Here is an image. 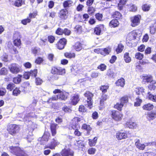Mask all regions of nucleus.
<instances>
[{
	"mask_svg": "<svg viewBox=\"0 0 156 156\" xmlns=\"http://www.w3.org/2000/svg\"><path fill=\"white\" fill-rule=\"evenodd\" d=\"M143 55L140 52L136 53L135 55L136 58L139 60H141L143 58Z\"/></svg>",
	"mask_w": 156,
	"mask_h": 156,
	"instance_id": "nucleus-50",
	"label": "nucleus"
},
{
	"mask_svg": "<svg viewBox=\"0 0 156 156\" xmlns=\"http://www.w3.org/2000/svg\"><path fill=\"white\" fill-rule=\"evenodd\" d=\"M126 126L129 128L134 129L137 127V125L136 123L131 121H129L126 122Z\"/></svg>",
	"mask_w": 156,
	"mask_h": 156,
	"instance_id": "nucleus-18",
	"label": "nucleus"
},
{
	"mask_svg": "<svg viewBox=\"0 0 156 156\" xmlns=\"http://www.w3.org/2000/svg\"><path fill=\"white\" fill-rule=\"evenodd\" d=\"M50 134L48 132H45L42 137L41 140L45 141H47L49 138Z\"/></svg>",
	"mask_w": 156,
	"mask_h": 156,
	"instance_id": "nucleus-32",
	"label": "nucleus"
},
{
	"mask_svg": "<svg viewBox=\"0 0 156 156\" xmlns=\"http://www.w3.org/2000/svg\"><path fill=\"white\" fill-rule=\"evenodd\" d=\"M64 55L66 58H74L75 56V54L74 53L69 52H66L65 53Z\"/></svg>",
	"mask_w": 156,
	"mask_h": 156,
	"instance_id": "nucleus-36",
	"label": "nucleus"
},
{
	"mask_svg": "<svg viewBox=\"0 0 156 156\" xmlns=\"http://www.w3.org/2000/svg\"><path fill=\"white\" fill-rule=\"evenodd\" d=\"M75 29L76 31L79 33H80L82 31V27L79 25L76 26Z\"/></svg>",
	"mask_w": 156,
	"mask_h": 156,
	"instance_id": "nucleus-51",
	"label": "nucleus"
},
{
	"mask_svg": "<svg viewBox=\"0 0 156 156\" xmlns=\"http://www.w3.org/2000/svg\"><path fill=\"white\" fill-rule=\"evenodd\" d=\"M108 96L104 94H102L100 98V104L101 105L103 104L104 101H105L108 98Z\"/></svg>",
	"mask_w": 156,
	"mask_h": 156,
	"instance_id": "nucleus-33",
	"label": "nucleus"
},
{
	"mask_svg": "<svg viewBox=\"0 0 156 156\" xmlns=\"http://www.w3.org/2000/svg\"><path fill=\"white\" fill-rule=\"evenodd\" d=\"M73 152L68 148L62 150L61 152L62 156H73Z\"/></svg>",
	"mask_w": 156,
	"mask_h": 156,
	"instance_id": "nucleus-12",
	"label": "nucleus"
},
{
	"mask_svg": "<svg viewBox=\"0 0 156 156\" xmlns=\"http://www.w3.org/2000/svg\"><path fill=\"white\" fill-rule=\"evenodd\" d=\"M43 61V58L41 57L38 58L35 61V63L37 64H40Z\"/></svg>",
	"mask_w": 156,
	"mask_h": 156,
	"instance_id": "nucleus-63",
	"label": "nucleus"
},
{
	"mask_svg": "<svg viewBox=\"0 0 156 156\" xmlns=\"http://www.w3.org/2000/svg\"><path fill=\"white\" fill-rule=\"evenodd\" d=\"M111 115L112 118L116 121H119L122 119V115L119 111L112 110L111 111Z\"/></svg>",
	"mask_w": 156,
	"mask_h": 156,
	"instance_id": "nucleus-6",
	"label": "nucleus"
},
{
	"mask_svg": "<svg viewBox=\"0 0 156 156\" xmlns=\"http://www.w3.org/2000/svg\"><path fill=\"white\" fill-rule=\"evenodd\" d=\"M106 66L105 64H101L98 66V68L101 71H104L106 69Z\"/></svg>",
	"mask_w": 156,
	"mask_h": 156,
	"instance_id": "nucleus-48",
	"label": "nucleus"
},
{
	"mask_svg": "<svg viewBox=\"0 0 156 156\" xmlns=\"http://www.w3.org/2000/svg\"><path fill=\"white\" fill-rule=\"evenodd\" d=\"M121 14L118 11L115 12L113 15V17L119 19L121 17Z\"/></svg>",
	"mask_w": 156,
	"mask_h": 156,
	"instance_id": "nucleus-47",
	"label": "nucleus"
},
{
	"mask_svg": "<svg viewBox=\"0 0 156 156\" xmlns=\"http://www.w3.org/2000/svg\"><path fill=\"white\" fill-rule=\"evenodd\" d=\"M154 106L153 105L150 103H148L147 104L144 105L143 107L144 110H151L153 109Z\"/></svg>",
	"mask_w": 156,
	"mask_h": 156,
	"instance_id": "nucleus-26",
	"label": "nucleus"
},
{
	"mask_svg": "<svg viewBox=\"0 0 156 156\" xmlns=\"http://www.w3.org/2000/svg\"><path fill=\"white\" fill-rule=\"evenodd\" d=\"M30 76V73L29 72H26L24 74L23 77L26 79H29Z\"/></svg>",
	"mask_w": 156,
	"mask_h": 156,
	"instance_id": "nucleus-64",
	"label": "nucleus"
},
{
	"mask_svg": "<svg viewBox=\"0 0 156 156\" xmlns=\"http://www.w3.org/2000/svg\"><path fill=\"white\" fill-rule=\"evenodd\" d=\"M15 85L12 83H9L7 86L6 88L10 91H12L15 87Z\"/></svg>",
	"mask_w": 156,
	"mask_h": 156,
	"instance_id": "nucleus-35",
	"label": "nucleus"
},
{
	"mask_svg": "<svg viewBox=\"0 0 156 156\" xmlns=\"http://www.w3.org/2000/svg\"><path fill=\"white\" fill-rule=\"evenodd\" d=\"M149 143H146L145 144H141L140 143V141L139 139H136V140L135 143V145L137 148L141 150H143L146 146H149L148 144Z\"/></svg>",
	"mask_w": 156,
	"mask_h": 156,
	"instance_id": "nucleus-15",
	"label": "nucleus"
},
{
	"mask_svg": "<svg viewBox=\"0 0 156 156\" xmlns=\"http://www.w3.org/2000/svg\"><path fill=\"white\" fill-rule=\"evenodd\" d=\"M30 75L34 77H36L37 73V70L35 69L33 70H31L30 72Z\"/></svg>",
	"mask_w": 156,
	"mask_h": 156,
	"instance_id": "nucleus-54",
	"label": "nucleus"
},
{
	"mask_svg": "<svg viewBox=\"0 0 156 156\" xmlns=\"http://www.w3.org/2000/svg\"><path fill=\"white\" fill-rule=\"evenodd\" d=\"M79 110L82 112H84L87 111V109L83 105H81L79 106Z\"/></svg>",
	"mask_w": 156,
	"mask_h": 156,
	"instance_id": "nucleus-56",
	"label": "nucleus"
},
{
	"mask_svg": "<svg viewBox=\"0 0 156 156\" xmlns=\"http://www.w3.org/2000/svg\"><path fill=\"white\" fill-rule=\"evenodd\" d=\"M58 99H59L58 94L57 95H55L52 98H50L48 101V103H50L52 101H56L58 100Z\"/></svg>",
	"mask_w": 156,
	"mask_h": 156,
	"instance_id": "nucleus-53",
	"label": "nucleus"
},
{
	"mask_svg": "<svg viewBox=\"0 0 156 156\" xmlns=\"http://www.w3.org/2000/svg\"><path fill=\"white\" fill-rule=\"evenodd\" d=\"M48 41L50 43H53L54 42L55 38L54 36L52 35H50L48 36Z\"/></svg>",
	"mask_w": 156,
	"mask_h": 156,
	"instance_id": "nucleus-58",
	"label": "nucleus"
},
{
	"mask_svg": "<svg viewBox=\"0 0 156 156\" xmlns=\"http://www.w3.org/2000/svg\"><path fill=\"white\" fill-rule=\"evenodd\" d=\"M123 48L124 46L122 44H119L116 49V51L117 53H120L122 51Z\"/></svg>",
	"mask_w": 156,
	"mask_h": 156,
	"instance_id": "nucleus-40",
	"label": "nucleus"
},
{
	"mask_svg": "<svg viewBox=\"0 0 156 156\" xmlns=\"http://www.w3.org/2000/svg\"><path fill=\"white\" fill-rule=\"evenodd\" d=\"M22 75H18L16 77L14 78L13 79V82L16 84L19 83L21 81V78Z\"/></svg>",
	"mask_w": 156,
	"mask_h": 156,
	"instance_id": "nucleus-28",
	"label": "nucleus"
},
{
	"mask_svg": "<svg viewBox=\"0 0 156 156\" xmlns=\"http://www.w3.org/2000/svg\"><path fill=\"white\" fill-rule=\"evenodd\" d=\"M68 11L66 9L61 10L58 13V16L62 19L66 20L68 17Z\"/></svg>",
	"mask_w": 156,
	"mask_h": 156,
	"instance_id": "nucleus-14",
	"label": "nucleus"
},
{
	"mask_svg": "<svg viewBox=\"0 0 156 156\" xmlns=\"http://www.w3.org/2000/svg\"><path fill=\"white\" fill-rule=\"evenodd\" d=\"M21 43V41L20 39H17L14 41V44L15 46L19 47Z\"/></svg>",
	"mask_w": 156,
	"mask_h": 156,
	"instance_id": "nucleus-52",
	"label": "nucleus"
},
{
	"mask_svg": "<svg viewBox=\"0 0 156 156\" xmlns=\"http://www.w3.org/2000/svg\"><path fill=\"white\" fill-rule=\"evenodd\" d=\"M24 4V0H16L14 2L13 5L16 7H20Z\"/></svg>",
	"mask_w": 156,
	"mask_h": 156,
	"instance_id": "nucleus-20",
	"label": "nucleus"
},
{
	"mask_svg": "<svg viewBox=\"0 0 156 156\" xmlns=\"http://www.w3.org/2000/svg\"><path fill=\"white\" fill-rule=\"evenodd\" d=\"M82 129H85L87 131V133L89 134L90 133L92 129V128L89 125L84 124L82 126Z\"/></svg>",
	"mask_w": 156,
	"mask_h": 156,
	"instance_id": "nucleus-23",
	"label": "nucleus"
},
{
	"mask_svg": "<svg viewBox=\"0 0 156 156\" xmlns=\"http://www.w3.org/2000/svg\"><path fill=\"white\" fill-rule=\"evenodd\" d=\"M9 151L17 156H26L23 151L19 147L11 146L9 147Z\"/></svg>",
	"mask_w": 156,
	"mask_h": 156,
	"instance_id": "nucleus-1",
	"label": "nucleus"
},
{
	"mask_svg": "<svg viewBox=\"0 0 156 156\" xmlns=\"http://www.w3.org/2000/svg\"><path fill=\"white\" fill-rule=\"evenodd\" d=\"M156 83L155 81L154 80L152 81V82L150 83V84L148 86V88L150 90H154L155 88V86L154 85Z\"/></svg>",
	"mask_w": 156,
	"mask_h": 156,
	"instance_id": "nucleus-41",
	"label": "nucleus"
},
{
	"mask_svg": "<svg viewBox=\"0 0 156 156\" xmlns=\"http://www.w3.org/2000/svg\"><path fill=\"white\" fill-rule=\"evenodd\" d=\"M143 78L144 80L147 82L151 83L152 81H154L153 80L152 76L150 75L143 76Z\"/></svg>",
	"mask_w": 156,
	"mask_h": 156,
	"instance_id": "nucleus-29",
	"label": "nucleus"
},
{
	"mask_svg": "<svg viewBox=\"0 0 156 156\" xmlns=\"http://www.w3.org/2000/svg\"><path fill=\"white\" fill-rule=\"evenodd\" d=\"M95 16L96 19L99 21H101V20L103 17L102 14L99 13L96 14Z\"/></svg>",
	"mask_w": 156,
	"mask_h": 156,
	"instance_id": "nucleus-59",
	"label": "nucleus"
},
{
	"mask_svg": "<svg viewBox=\"0 0 156 156\" xmlns=\"http://www.w3.org/2000/svg\"><path fill=\"white\" fill-rule=\"evenodd\" d=\"M32 52L35 55H36L40 51V49L37 47L33 48L32 49Z\"/></svg>",
	"mask_w": 156,
	"mask_h": 156,
	"instance_id": "nucleus-39",
	"label": "nucleus"
},
{
	"mask_svg": "<svg viewBox=\"0 0 156 156\" xmlns=\"http://www.w3.org/2000/svg\"><path fill=\"white\" fill-rule=\"evenodd\" d=\"M65 69H62L61 68H52L51 73L54 74L62 75L65 74Z\"/></svg>",
	"mask_w": 156,
	"mask_h": 156,
	"instance_id": "nucleus-7",
	"label": "nucleus"
},
{
	"mask_svg": "<svg viewBox=\"0 0 156 156\" xmlns=\"http://www.w3.org/2000/svg\"><path fill=\"white\" fill-rule=\"evenodd\" d=\"M123 58L124 60L126 63L130 62L131 60V57L129 56L128 53H126L124 55Z\"/></svg>",
	"mask_w": 156,
	"mask_h": 156,
	"instance_id": "nucleus-24",
	"label": "nucleus"
},
{
	"mask_svg": "<svg viewBox=\"0 0 156 156\" xmlns=\"http://www.w3.org/2000/svg\"><path fill=\"white\" fill-rule=\"evenodd\" d=\"M148 98L149 99L153 101L156 102V95H154L150 94V92H148Z\"/></svg>",
	"mask_w": 156,
	"mask_h": 156,
	"instance_id": "nucleus-34",
	"label": "nucleus"
},
{
	"mask_svg": "<svg viewBox=\"0 0 156 156\" xmlns=\"http://www.w3.org/2000/svg\"><path fill=\"white\" fill-rule=\"evenodd\" d=\"M63 30L61 28H58L57 30L56 33L58 35H62L63 34Z\"/></svg>",
	"mask_w": 156,
	"mask_h": 156,
	"instance_id": "nucleus-60",
	"label": "nucleus"
},
{
	"mask_svg": "<svg viewBox=\"0 0 156 156\" xmlns=\"http://www.w3.org/2000/svg\"><path fill=\"white\" fill-rule=\"evenodd\" d=\"M95 52L98 53H100L103 56L108 55L111 51V49L108 48H104L103 49L98 48L94 50Z\"/></svg>",
	"mask_w": 156,
	"mask_h": 156,
	"instance_id": "nucleus-8",
	"label": "nucleus"
},
{
	"mask_svg": "<svg viewBox=\"0 0 156 156\" xmlns=\"http://www.w3.org/2000/svg\"><path fill=\"white\" fill-rule=\"evenodd\" d=\"M58 126L57 124L55 123L51 124L50 126V128L52 136H55L56 133V129Z\"/></svg>",
	"mask_w": 156,
	"mask_h": 156,
	"instance_id": "nucleus-19",
	"label": "nucleus"
},
{
	"mask_svg": "<svg viewBox=\"0 0 156 156\" xmlns=\"http://www.w3.org/2000/svg\"><path fill=\"white\" fill-rule=\"evenodd\" d=\"M123 106V104L120 103H118L114 106L115 108L119 110H121Z\"/></svg>",
	"mask_w": 156,
	"mask_h": 156,
	"instance_id": "nucleus-45",
	"label": "nucleus"
},
{
	"mask_svg": "<svg viewBox=\"0 0 156 156\" xmlns=\"http://www.w3.org/2000/svg\"><path fill=\"white\" fill-rule=\"evenodd\" d=\"M126 2V0H120L119 3L118 4V7L120 8V9H122V5L125 4Z\"/></svg>",
	"mask_w": 156,
	"mask_h": 156,
	"instance_id": "nucleus-49",
	"label": "nucleus"
},
{
	"mask_svg": "<svg viewBox=\"0 0 156 156\" xmlns=\"http://www.w3.org/2000/svg\"><path fill=\"white\" fill-rule=\"evenodd\" d=\"M156 117V112L153 111L148 112L147 117V119L150 121L153 120Z\"/></svg>",
	"mask_w": 156,
	"mask_h": 156,
	"instance_id": "nucleus-16",
	"label": "nucleus"
},
{
	"mask_svg": "<svg viewBox=\"0 0 156 156\" xmlns=\"http://www.w3.org/2000/svg\"><path fill=\"white\" fill-rule=\"evenodd\" d=\"M59 144L56 140L53 139L51 142L45 147L44 149L49 148L51 150L55 149V147Z\"/></svg>",
	"mask_w": 156,
	"mask_h": 156,
	"instance_id": "nucleus-11",
	"label": "nucleus"
},
{
	"mask_svg": "<svg viewBox=\"0 0 156 156\" xmlns=\"http://www.w3.org/2000/svg\"><path fill=\"white\" fill-rule=\"evenodd\" d=\"M62 109L66 112H71V110L69 107L66 106L63 107L62 108Z\"/></svg>",
	"mask_w": 156,
	"mask_h": 156,
	"instance_id": "nucleus-57",
	"label": "nucleus"
},
{
	"mask_svg": "<svg viewBox=\"0 0 156 156\" xmlns=\"http://www.w3.org/2000/svg\"><path fill=\"white\" fill-rule=\"evenodd\" d=\"M128 98L127 96H124L122 97L120 99V102L122 104H126L128 102Z\"/></svg>",
	"mask_w": 156,
	"mask_h": 156,
	"instance_id": "nucleus-37",
	"label": "nucleus"
},
{
	"mask_svg": "<svg viewBox=\"0 0 156 156\" xmlns=\"http://www.w3.org/2000/svg\"><path fill=\"white\" fill-rule=\"evenodd\" d=\"M151 6L147 4H145L142 6V9L144 11H148L150 9Z\"/></svg>",
	"mask_w": 156,
	"mask_h": 156,
	"instance_id": "nucleus-38",
	"label": "nucleus"
},
{
	"mask_svg": "<svg viewBox=\"0 0 156 156\" xmlns=\"http://www.w3.org/2000/svg\"><path fill=\"white\" fill-rule=\"evenodd\" d=\"M119 24V22L116 19H114L112 20L109 23V26L112 27H117Z\"/></svg>",
	"mask_w": 156,
	"mask_h": 156,
	"instance_id": "nucleus-21",
	"label": "nucleus"
},
{
	"mask_svg": "<svg viewBox=\"0 0 156 156\" xmlns=\"http://www.w3.org/2000/svg\"><path fill=\"white\" fill-rule=\"evenodd\" d=\"M116 137L118 140H121L126 139L127 137V135L126 132L121 130L117 132Z\"/></svg>",
	"mask_w": 156,
	"mask_h": 156,
	"instance_id": "nucleus-9",
	"label": "nucleus"
},
{
	"mask_svg": "<svg viewBox=\"0 0 156 156\" xmlns=\"http://www.w3.org/2000/svg\"><path fill=\"white\" fill-rule=\"evenodd\" d=\"M115 83L117 86L123 87L125 84L124 80L122 78L119 79Z\"/></svg>",
	"mask_w": 156,
	"mask_h": 156,
	"instance_id": "nucleus-30",
	"label": "nucleus"
},
{
	"mask_svg": "<svg viewBox=\"0 0 156 156\" xmlns=\"http://www.w3.org/2000/svg\"><path fill=\"white\" fill-rule=\"evenodd\" d=\"M31 21L30 19L29 18L25 19L22 20L21 22L24 25H26L27 23H30Z\"/></svg>",
	"mask_w": 156,
	"mask_h": 156,
	"instance_id": "nucleus-61",
	"label": "nucleus"
},
{
	"mask_svg": "<svg viewBox=\"0 0 156 156\" xmlns=\"http://www.w3.org/2000/svg\"><path fill=\"white\" fill-rule=\"evenodd\" d=\"M74 47V49L77 51H80L82 48V44L79 42H76Z\"/></svg>",
	"mask_w": 156,
	"mask_h": 156,
	"instance_id": "nucleus-25",
	"label": "nucleus"
},
{
	"mask_svg": "<svg viewBox=\"0 0 156 156\" xmlns=\"http://www.w3.org/2000/svg\"><path fill=\"white\" fill-rule=\"evenodd\" d=\"M85 97L87 98V106L90 109L92 107V98L93 96V94L89 91H87L84 94Z\"/></svg>",
	"mask_w": 156,
	"mask_h": 156,
	"instance_id": "nucleus-4",
	"label": "nucleus"
},
{
	"mask_svg": "<svg viewBox=\"0 0 156 156\" xmlns=\"http://www.w3.org/2000/svg\"><path fill=\"white\" fill-rule=\"evenodd\" d=\"M8 70L5 67L2 68L0 70V75H5L7 74Z\"/></svg>",
	"mask_w": 156,
	"mask_h": 156,
	"instance_id": "nucleus-46",
	"label": "nucleus"
},
{
	"mask_svg": "<svg viewBox=\"0 0 156 156\" xmlns=\"http://www.w3.org/2000/svg\"><path fill=\"white\" fill-rule=\"evenodd\" d=\"M66 40L64 38L60 39L56 44L57 48L60 50L63 49L66 44Z\"/></svg>",
	"mask_w": 156,
	"mask_h": 156,
	"instance_id": "nucleus-13",
	"label": "nucleus"
},
{
	"mask_svg": "<svg viewBox=\"0 0 156 156\" xmlns=\"http://www.w3.org/2000/svg\"><path fill=\"white\" fill-rule=\"evenodd\" d=\"M77 95H75L73 96L71 99V103L73 105H75L79 101V99Z\"/></svg>",
	"mask_w": 156,
	"mask_h": 156,
	"instance_id": "nucleus-22",
	"label": "nucleus"
},
{
	"mask_svg": "<svg viewBox=\"0 0 156 156\" xmlns=\"http://www.w3.org/2000/svg\"><path fill=\"white\" fill-rule=\"evenodd\" d=\"M141 16L140 15L135 16L131 18V25L133 27H135L138 25L140 23Z\"/></svg>",
	"mask_w": 156,
	"mask_h": 156,
	"instance_id": "nucleus-5",
	"label": "nucleus"
},
{
	"mask_svg": "<svg viewBox=\"0 0 156 156\" xmlns=\"http://www.w3.org/2000/svg\"><path fill=\"white\" fill-rule=\"evenodd\" d=\"M138 31V30L135 31H133L131 33L129 34V35L132 37H133V39H135L137 37V33Z\"/></svg>",
	"mask_w": 156,
	"mask_h": 156,
	"instance_id": "nucleus-42",
	"label": "nucleus"
},
{
	"mask_svg": "<svg viewBox=\"0 0 156 156\" xmlns=\"http://www.w3.org/2000/svg\"><path fill=\"white\" fill-rule=\"evenodd\" d=\"M20 91L19 88L16 87L13 90L12 95L15 96H17L20 93Z\"/></svg>",
	"mask_w": 156,
	"mask_h": 156,
	"instance_id": "nucleus-43",
	"label": "nucleus"
},
{
	"mask_svg": "<svg viewBox=\"0 0 156 156\" xmlns=\"http://www.w3.org/2000/svg\"><path fill=\"white\" fill-rule=\"evenodd\" d=\"M73 2L72 1L70 0H68L65 1L63 3V6L65 8L69 7H70Z\"/></svg>",
	"mask_w": 156,
	"mask_h": 156,
	"instance_id": "nucleus-27",
	"label": "nucleus"
},
{
	"mask_svg": "<svg viewBox=\"0 0 156 156\" xmlns=\"http://www.w3.org/2000/svg\"><path fill=\"white\" fill-rule=\"evenodd\" d=\"M71 127L74 129H75L74 132V134L75 135L77 136H80L81 135V133L78 130V128H80V126L78 124H76V125H73Z\"/></svg>",
	"mask_w": 156,
	"mask_h": 156,
	"instance_id": "nucleus-17",
	"label": "nucleus"
},
{
	"mask_svg": "<svg viewBox=\"0 0 156 156\" xmlns=\"http://www.w3.org/2000/svg\"><path fill=\"white\" fill-rule=\"evenodd\" d=\"M136 101L134 103V105L136 106H140L142 102V100L139 98H136Z\"/></svg>",
	"mask_w": 156,
	"mask_h": 156,
	"instance_id": "nucleus-55",
	"label": "nucleus"
},
{
	"mask_svg": "<svg viewBox=\"0 0 156 156\" xmlns=\"http://www.w3.org/2000/svg\"><path fill=\"white\" fill-rule=\"evenodd\" d=\"M102 27H98L94 29V33L97 35H100L101 33Z\"/></svg>",
	"mask_w": 156,
	"mask_h": 156,
	"instance_id": "nucleus-31",
	"label": "nucleus"
},
{
	"mask_svg": "<svg viewBox=\"0 0 156 156\" xmlns=\"http://www.w3.org/2000/svg\"><path fill=\"white\" fill-rule=\"evenodd\" d=\"M53 92L54 94L58 93V98L60 100H65L67 98V96L66 95V93L61 92L60 90L55 89Z\"/></svg>",
	"mask_w": 156,
	"mask_h": 156,
	"instance_id": "nucleus-10",
	"label": "nucleus"
},
{
	"mask_svg": "<svg viewBox=\"0 0 156 156\" xmlns=\"http://www.w3.org/2000/svg\"><path fill=\"white\" fill-rule=\"evenodd\" d=\"M19 127L15 124H10L8 126L7 130L10 134L13 135L18 132Z\"/></svg>",
	"mask_w": 156,
	"mask_h": 156,
	"instance_id": "nucleus-2",
	"label": "nucleus"
},
{
	"mask_svg": "<svg viewBox=\"0 0 156 156\" xmlns=\"http://www.w3.org/2000/svg\"><path fill=\"white\" fill-rule=\"evenodd\" d=\"M9 68L10 72L13 74H16L21 70L20 66L16 63H12L9 66Z\"/></svg>",
	"mask_w": 156,
	"mask_h": 156,
	"instance_id": "nucleus-3",
	"label": "nucleus"
},
{
	"mask_svg": "<svg viewBox=\"0 0 156 156\" xmlns=\"http://www.w3.org/2000/svg\"><path fill=\"white\" fill-rule=\"evenodd\" d=\"M95 10L94 8L92 7H89L88 9V12L89 14H92L93 13Z\"/></svg>",
	"mask_w": 156,
	"mask_h": 156,
	"instance_id": "nucleus-62",
	"label": "nucleus"
},
{
	"mask_svg": "<svg viewBox=\"0 0 156 156\" xmlns=\"http://www.w3.org/2000/svg\"><path fill=\"white\" fill-rule=\"evenodd\" d=\"M108 86H102L100 88V89L102 91V94H105L107 92V90L108 88Z\"/></svg>",
	"mask_w": 156,
	"mask_h": 156,
	"instance_id": "nucleus-44",
	"label": "nucleus"
}]
</instances>
